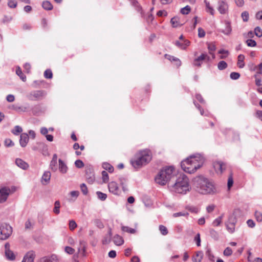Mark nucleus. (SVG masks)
<instances>
[{
  "label": "nucleus",
  "mask_w": 262,
  "mask_h": 262,
  "mask_svg": "<svg viewBox=\"0 0 262 262\" xmlns=\"http://www.w3.org/2000/svg\"><path fill=\"white\" fill-rule=\"evenodd\" d=\"M192 185L195 190L201 194H213L216 191L213 183L202 175L198 176L193 179Z\"/></svg>",
  "instance_id": "obj_1"
},
{
  "label": "nucleus",
  "mask_w": 262,
  "mask_h": 262,
  "mask_svg": "<svg viewBox=\"0 0 262 262\" xmlns=\"http://www.w3.org/2000/svg\"><path fill=\"white\" fill-rule=\"evenodd\" d=\"M204 162V157L200 154L191 155L182 161L181 166L186 172L193 173L201 167Z\"/></svg>",
  "instance_id": "obj_2"
},
{
  "label": "nucleus",
  "mask_w": 262,
  "mask_h": 262,
  "mask_svg": "<svg viewBox=\"0 0 262 262\" xmlns=\"http://www.w3.org/2000/svg\"><path fill=\"white\" fill-rule=\"evenodd\" d=\"M151 158L150 150H142L136 154L134 158L130 160V164L135 168H140L148 163Z\"/></svg>",
  "instance_id": "obj_3"
},
{
  "label": "nucleus",
  "mask_w": 262,
  "mask_h": 262,
  "mask_svg": "<svg viewBox=\"0 0 262 262\" xmlns=\"http://www.w3.org/2000/svg\"><path fill=\"white\" fill-rule=\"evenodd\" d=\"M174 168L172 166L166 167L161 169L155 178V182L160 185H165L168 183L170 185V180L174 177Z\"/></svg>",
  "instance_id": "obj_4"
},
{
  "label": "nucleus",
  "mask_w": 262,
  "mask_h": 262,
  "mask_svg": "<svg viewBox=\"0 0 262 262\" xmlns=\"http://www.w3.org/2000/svg\"><path fill=\"white\" fill-rule=\"evenodd\" d=\"M172 190L178 193L185 194L190 190L189 179L185 174H180L174 184L170 185Z\"/></svg>",
  "instance_id": "obj_5"
},
{
  "label": "nucleus",
  "mask_w": 262,
  "mask_h": 262,
  "mask_svg": "<svg viewBox=\"0 0 262 262\" xmlns=\"http://www.w3.org/2000/svg\"><path fill=\"white\" fill-rule=\"evenodd\" d=\"M12 232V227L8 224L4 223L0 225V239L8 238Z\"/></svg>",
  "instance_id": "obj_6"
},
{
  "label": "nucleus",
  "mask_w": 262,
  "mask_h": 262,
  "mask_svg": "<svg viewBox=\"0 0 262 262\" xmlns=\"http://www.w3.org/2000/svg\"><path fill=\"white\" fill-rule=\"evenodd\" d=\"M47 95L44 90H36L31 92L28 95L29 99L32 101H38L43 99Z\"/></svg>",
  "instance_id": "obj_7"
},
{
  "label": "nucleus",
  "mask_w": 262,
  "mask_h": 262,
  "mask_svg": "<svg viewBox=\"0 0 262 262\" xmlns=\"http://www.w3.org/2000/svg\"><path fill=\"white\" fill-rule=\"evenodd\" d=\"M217 10L221 14H226L228 12L229 5L225 1H219Z\"/></svg>",
  "instance_id": "obj_8"
},
{
  "label": "nucleus",
  "mask_w": 262,
  "mask_h": 262,
  "mask_svg": "<svg viewBox=\"0 0 262 262\" xmlns=\"http://www.w3.org/2000/svg\"><path fill=\"white\" fill-rule=\"evenodd\" d=\"M205 59L207 61H209L210 58L207 54L202 53L200 56L194 59L192 64L194 66L200 67L202 64L203 61Z\"/></svg>",
  "instance_id": "obj_9"
},
{
  "label": "nucleus",
  "mask_w": 262,
  "mask_h": 262,
  "mask_svg": "<svg viewBox=\"0 0 262 262\" xmlns=\"http://www.w3.org/2000/svg\"><path fill=\"white\" fill-rule=\"evenodd\" d=\"M40 262H61V258L56 254L45 256L40 259Z\"/></svg>",
  "instance_id": "obj_10"
},
{
  "label": "nucleus",
  "mask_w": 262,
  "mask_h": 262,
  "mask_svg": "<svg viewBox=\"0 0 262 262\" xmlns=\"http://www.w3.org/2000/svg\"><path fill=\"white\" fill-rule=\"evenodd\" d=\"M108 190L110 192L115 195H119L120 191L116 182L112 181L108 184Z\"/></svg>",
  "instance_id": "obj_11"
},
{
  "label": "nucleus",
  "mask_w": 262,
  "mask_h": 262,
  "mask_svg": "<svg viewBox=\"0 0 262 262\" xmlns=\"http://www.w3.org/2000/svg\"><path fill=\"white\" fill-rule=\"evenodd\" d=\"M10 189L6 187L0 189V203L5 202L9 194Z\"/></svg>",
  "instance_id": "obj_12"
},
{
  "label": "nucleus",
  "mask_w": 262,
  "mask_h": 262,
  "mask_svg": "<svg viewBox=\"0 0 262 262\" xmlns=\"http://www.w3.org/2000/svg\"><path fill=\"white\" fill-rule=\"evenodd\" d=\"M85 177L88 182L92 183L95 180V176L93 169L91 167H87L85 169Z\"/></svg>",
  "instance_id": "obj_13"
},
{
  "label": "nucleus",
  "mask_w": 262,
  "mask_h": 262,
  "mask_svg": "<svg viewBox=\"0 0 262 262\" xmlns=\"http://www.w3.org/2000/svg\"><path fill=\"white\" fill-rule=\"evenodd\" d=\"M5 255L8 259L14 260L15 256L12 251L10 250V245L9 243L5 244Z\"/></svg>",
  "instance_id": "obj_14"
},
{
  "label": "nucleus",
  "mask_w": 262,
  "mask_h": 262,
  "mask_svg": "<svg viewBox=\"0 0 262 262\" xmlns=\"http://www.w3.org/2000/svg\"><path fill=\"white\" fill-rule=\"evenodd\" d=\"M35 254L34 251H30L25 255L22 262H34Z\"/></svg>",
  "instance_id": "obj_15"
},
{
  "label": "nucleus",
  "mask_w": 262,
  "mask_h": 262,
  "mask_svg": "<svg viewBox=\"0 0 262 262\" xmlns=\"http://www.w3.org/2000/svg\"><path fill=\"white\" fill-rule=\"evenodd\" d=\"M29 141L28 135L26 133H23L20 135L19 143L21 147H26Z\"/></svg>",
  "instance_id": "obj_16"
},
{
  "label": "nucleus",
  "mask_w": 262,
  "mask_h": 262,
  "mask_svg": "<svg viewBox=\"0 0 262 262\" xmlns=\"http://www.w3.org/2000/svg\"><path fill=\"white\" fill-rule=\"evenodd\" d=\"M170 23L173 28H177L182 26L184 23H181L180 18L178 16H174L172 17L170 20Z\"/></svg>",
  "instance_id": "obj_17"
},
{
  "label": "nucleus",
  "mask_w": 262,
  "mask_h": 262,
  "mask_svg": "<svg viewBox=\"0 0 262 262\" xmlns=\"http://www.w3.org/2000/svg\"><path fill=\"white\" fill-rule=\"evenodd\" d=\"M15 163L17 166L24 170L27 169L29 167L28 163L21 159H16Z\"/></svg>",
  "instance_id": "obj_18"
},
{
  "label": "nucleus",
  "mask_w": 262,
  "mask_h": 262,
  "mask_svg": "<svg viewBox=\"0 0 262 262\" xmlns=\"http://www.w3.org/2000/svg\"><path fill=\"white\" fill-rule=\"evenodd\" d=\"M175 45L181 49L185 50L187 47L190 45V41L188 40H184L183 41H176Z\"/></svg>",
  "instance_id": "obj_19"
},
{
  "label": "nucleus",
  "mask_w": 262,
  "mask_h": 262,
  "mask_svg": "<svg viewBox=\"0 0 262 262\" xmlns=\"http://www.w3.org/2000/svg\"><path fill=\"white\" fill-rule=\"evenodd\" d=\"M59 170L61 173H66L68 171V166L66 163L61 160L59 159Z\"/></svg>",
  "instance_id": "obj_20"
},
{
  "label": "nucleus",
  "mask_w": 262,
  "mask_h": 262,
  "mask_svg": "<svg viewBox=\"0 0 262 262\" xmlns=\"http://www.w3.org/2000/svg\"><path fill=\"white\" fill-rule=\"evenodd\" d=\"M51 173L49 171H45L42 176L41 180L43 184H47L49 183L51 179Z\"/></svg>",
  "instance_id": "obj_21"
},
{
  "label": "nucleus",
  "mask_w": 262,
  "mask_h": 262,
  "mask_svg": "<svg viewBox=\"0 0 262 262\" xmlns=\"http://www.w3.org/2000/svg\"><path fill=\"white\" fill-rule=\"evenodd\" d=\"M225 29L221 30L220 31L226 35H229L231 33L232 31L230 23L229 21H225Z\"/></svg>",
  "instance_id": "obj_22"
},
{
  "label": "nucleus",
  "mask_w": 262,
  "mask_h": 262,
  "mask_svg": "<svg viewBox=\"0 0 262 262\" xmlns=\"http://www.w3.org/2000/svg\"><path fill=\"white\" fill-rule=\"evenodd\" d=\"M113 241L114 243L117 246H121L124 243L122 237L118 234H116L113 237Z\"/></svg>",
  "instance_id": "obj_23"
},
{
  "label": "nucleus",
  "mask_w": 262,
  "mask_h": 262,
  "mask_svg": "<svg viewBox=\"0 0 262 262\" xmlns=\"http://www.w3.org/2000/svg\"><path fill=\"white\" fill-rule=\"evenodd\" d=\"M165 57L171 61H174L176 62L175 64L177 67H179L181 64V62L180 60L177 58H176V57L172 56H171V55H168V54H165Z\"/></svg>",
  "instance_id": "obj_24"
},
{
  "label": "nucleus",
  "mask_w": 262,
  "mask_h": 262,
  "mask_svg": "<svg viewBox=\"0 0 262 262\" xmlns=\"http://www.w3.org/2000/svg\"><path fill=\"white\" fill-rule=\"evenodd\" d=\"M10 109L17 112H25L27 111V107L25 106H19L17 105H12L9 107Z\"/></svg>",
  "instance_id": "obj_25"
},
{
  "label": "nucleus",
  "mask_w": 262,
  "mask_h": 262,
  "mask_svg": "<svg viewBox=\"0 0 262 262\" xmlns=\"http://www.w3.org/2000/svg\"><path fill=\"white\" fill-rule=\"evenodd\" d=\"M238 61L237 63V66L239 68H243L245 66L244 59L245 56L243 54H240L238 56Z\"/></svg>",
  "instance_id": "obj_26"
},
{
  "label": "nucleus",
  "mask_w": 262,
  "mask_h": 262,
  "mask_svg": "<svg viewBox=\"0 0 262 262\" xmlns=\"http://www.w3.org/2000/svg\"><path fill=\"white\" fill-rule=\"evenodd\" d=\"M207 48L210 54L212 55L213 58H215V55L213 53L216 49V47L213 43H207Z\"/></svg>",
  "instance_id": "obj_27"
},
{
  "label": "nucleus",
  "mask_w": 262,
  "mask_h": 262,
  "mask_svg": "<svg viewBox=\"0 0 262 262\" xmlns=\"http://www.w3.org/2000/svg\"><path fill=\"white\" fill-rule=\"evenodd\" d=\"M204 3L206 6V11L209 13L211 15H214V10L213 8L210 6L209 2H207L206 0H204Z\"/></svg>",
  "instance_id": "obj_28"
},
{
  "label": "nucleus",
  "mask_w": 262,
  "mask_h": 262,
  "mask_svg": "<svg viewBox=\"0 0 262 262\" xmlns=\"http://www.w3.org/2000/svg\"><path fill=\"white\" fill-rule=\"evenodd\" d=\"M203 256L202 251L197 252L195 256L192 258L193 262H201Z\"/></svg>",
  "instance_id": "obj_29"
},
{
  "label": "nucleus",
  "mask_w": 262,
  "mask_h": 262,
  "mask_svg": "<svg viewBox=\"0 0 262 262\" xmlns=\"http://www.w3.org/2000/svg\"><path fill=\"white\" fill-rule=\"evenodd\" d=\"M214 167L218 168L221 172H222L225 169V164L222 161H218L214 164Z\"/></svg>",
  "instance_id": "obj_30"
},
{
  "label": "nucleus",
  "mask_w": 262,
  "mask_h": 262,
  "mask_svg": "<svg viewBox=\"0 0 262 262\" xmlns=\"http://www.w3.org/2000/svg\"><path fill=\"white\" fill-rule=\"evenodd\" d=\"M60 203L59 201H56L54 203V207L53 208V212L56 214L60 213Z\"/></svg>",
  "instance_id": "obj_31"
},
{
  "label": "nucleus",
  "mask_w": 262,
  "mask_h": 262,
  "mask_svg": "<svg viewBox=\"0 0 262 262\" xmlns=\"http://www.w3.org/2000/svg\"><path fill=\"white\" fill-rule=\"evenodd\" d=\"M16 73L23 81H26V76L23 74L20 67H18L16 68Z\"/></svg>",
  "instance_id": "obj_32"
},
{
  "label": "nucleus",
  "mask_w": 262,
  "mask_h": 262,
  "mask_svg": "<svg viewBox=\"0 0 262 262\" xmlns=\"http://www.w3.org/2000/svg\"><path fill=\"white\" fill-rule=\"evenodd\" d=\"M42 6L46 10H51L53 9V6L49 1H44L42 2Z\"/></svg>",
  "instance_id": "obj_33"
},
{
  "label": "nucleus",
  "mask_w": 262,
  "mask_h": 262,
  "mask_svg": "<svg viewBox=\"0 0 262 262\" xmlns=\"http://www.w3.org/2000/svg\"><path fill=\"white\" fill-rule=\"evenodd\" d=\"M102 167L106 170H107L109 172H113L114 171V167L110 164L108 163H103L102 164Z\"/></svg>",
  "instance_id": "obj_34"
},
{
  "label": "nucleus",
  "mask_w": 262,
  "mask_h": 262,
  "mask_svg": "<svg viewBox=\"0 0 262 262\" xmlns=\"http://www.w3.org/2000/svg\"><path fill=\"white\" fill-rule=\"evenodd\" d=\"M96 193L97 194L98 198L102 201L105 200L107 198L106 194L103 193L101 191H98L96 192Z\"/></svg>",
  "instance_id": "obj_35"
},
{
  "label": "nucleus",
  "mask_w": 262,
  "mask_h": 262,
  "mask_svg": "<svg viewBox=\"0 0 262 262\" xmlns=\"http://www.w3.org/2000/svg\"><path fill=\"white\" fill-rule=\"evenodd\" d=\"M122 230L124 232H126L131 234H134L136 232V230L135 229L131 228L127 226H122Z\"/></svg>",
  "instance_id": "obj_36"
},
{
  "label": "nucleus",
  "mask_w": 262,
  "mask_h": 262,
  "mask_svg": "<svg viewBox=\"0 0 262 262\" xmlns=\"http://www.w3.org/2000/svg\"><path fill=\"white\" fill-rule=\"evenodd\" d=\"M23 132L22 128L18 125L15 126L12 130V133L15 135H18Z\"/></svg>",
  "instance_id": "obj_37"
},
{
  "label": "nucleus",
  "mask_w": 262,
  "mask_h": 262,
  "mask_svg": "<svg viewBox=\"0 0 262 262\" xmlns=\"http://www.w3.org/2000/svg\"><path fill=\"white\" fill-rule=\"evenodd\" d=\"M227 67V63L225 61H221L217 64V68L220 70H223Z\"/></svg>",
  "instance_id": "obj_38"
},
{
  "label": "nucleus",
  "mask_w": 262,
  "mask_h": 262,
  "mask_svg": "<svg viewBox=\"0 0 262 262\" xmlns=\"http://www.w3.org/2000/svg\"><path fill=\"white\" fill-rule=\"evenodd\" d=\"M50 168L53 172H55L57 170V162L56 161H51L50 163Z\"/></svg>",
  "instance_id": "obj_39"
},
{
  "label": "nucleus",
  "mask_w": 262,
  "mask_h": 262,
  "mask_svg": "<svg viewBox=\"0 0 262 262\" xmlns=\"http://www.w3.org/2000/svg\"><path fill=\"white\" fill-rule=\"evenodd\" d=\"M191 11V8L189 6L187 5L185 7L182 8L180 10V12L182 14H188Z\"/></svg>",
  "instance_id": "obj_40"
},
{
  "label": "nucleus",
  "mask_w": 262,
  "mask_h": 262,
  "mask_svg": "<svg viewBox=\"0 0 262 262\" xmlns=\"http://www.w3.org/2000/svg\"><path fill=\"white\" fill-rule=\"evenodd\" d=\"M219 54H222L220 56L221 59H225L226 58L227 55L229 54V52L227 50L221 49L218 52Z\"/></svg>",
  "instance_id": "obj_41"
},
{
  "label": "nucleus",
  "mask_w": 262,
  "mask_h": 262,
  "mask_svg": "<svg viewBox=\"0 0 262 262\" xmlns=\"http://www.w3.org/2000/svg\"><path fill=\"white\" fill-rule=\"evenodd\" d=\"M44 76L47 79H51L53 77V74L51 70L47 69L44 72Z\"/></svg>",
  "instance_id": "obj_42"
},
{
  "label": "nucleus",
  "mask_w": 262,
  "mask_h": 262,
  "mask_svg": "<svg viewBox=\"0 0 262 262\" xmlns=\"http://www.w3.org/2000/svg\"><path fill=\"white\" fill-rule=\"evenodd\" d=\"M159 230L161 233L163 235H166L168 234V230L167 228L163 225L159 226Z\"/></svg>",
  "instance_id": "obj_43"
},
{
  "label": "nucleus",
  "mask_w": 262,
  "mask_h": 262,
  "mask_svg": "<svg viewBox=\"0 0 262 262\" xmlns=\"http://www.w3.org/2000/svg\"><path fill=\"white\" fill-rule=\"evenodd\" d=\"M223 216V215L222 214V215L220 216L219 217L215 219L214 220V221L213 222V223H212L213 225L214 226H219L222 222Z\"/></svg>",
  "instance_id": "obj_44"
},
{
  "label": "nucleus",
  "mask_w": 262,
  "mask_h": 262,
  "mask_svg": "<svg viewBox=\"0 0 262 262\" xmlns=\"http://www.w3.org/2000/svg\"><path fill=\"white\" fill-rule=\"evenodd\" d=\"M206 254L207 256L208 259L210 261H211L212 262L214 261V256L211 253L210 249H208L207 250L206 252Z\"/></svg>",
  "instance_id": "obj_45"
},
{
  "label": "nucleus",
  "mask_w": 262,
  "mask_h": 262,
  "mask_svg": "<svg viewBox=\"0 0 262 262\" xmlns=\"http://www.w3.org/2000/svg\"><path fill=\"white\" fill-rule=\"evenodd\" d=\"M255 216L257 222H260L262 221V212L256 211L255 212Z\"/></svg>",
  "instance_id": "obj_46"
},
{
  "label": "nucleus",
  "mask_w": 262,
  "mask_h": 262,
  "mask_svg": "<svg viewBox=\"0 0 262 262\" xmlns=\"http://www.w3.org/2000/svg\"><path fill=\"white\" fill-rule=\"evenodd\" d=\"M230 77L233 80H237L240 77V74L237 72H231L230 74Z\"/></svg>",
  "instance_id": "obj_47"
},
{
  "label": "nucleus",
  "mask_w": 262,
  "mask_h": 262,
  "mask_svg": "<svg viewBox=\"0 0 262 262\" xmlns=\"http://www.w3.org/2000/svg\"><path fill=\"white\" fill-rule=\"evenodd\" d=\"M102 176L103 182L104 183L107 182L108 181V179H109L108 174L107 172L105 170L102 171Z\"/></svg>",
  "instance_id": "obj_48"
},
{
  "label": "nucleus",
  "mask_w": 262,
  "mask_h": 262,
  "mask_svg": "<svg viewBox=\"0 0 262 262\" xmlns=\"http://www.w3.org/2000/svg\"><path fill=\"white\" fill-rule=\"evenodd\" d=\"M254 33L255 35L258 37L262 36V30L259 27H256L255 28Z\"/></svg>",
  "instance_id": "obj_49"
},
{
  "label": "nucleus",
  "mask_w": 262,
  "mask_h": 262,
  "mask_svg": "<svg viewBox=\"0 0 262 262\" xmlns=\"http://www.w3.org/2000/svg\"><path fill=\"white\" fill-rule=\"evenodd\" d=\"M227 229L230 233H233L235 230V225L231 224H226Z\"/></svg>",
  "instance_id": "obj_50"
},
{
  "label": "nucleus",
  "mask_w": 262,
  "mask_h": 262,
  "mask_svg": "<svg viewBox=\"0 0 262 262\" xmlns=\"http://www.w3.org/2000/svg\"><path fill=\"white\" fill-rule=\"evenodd\" d=\"M241 17L244 21H248L249 19V13L247 11H244L242 13Z\"/></svg>",
  "instance_id": "obj_51"
},
{
  "label": "nucleus",
  "mask_w": 262,
  "mask_h": 262,
  "mask_svg": "<svg viewBox=\"0 0 262 262\" xmlns=\"http://www.w3.org/2000/svg\"><path fill=\"white\" fill-rule=\"evenodd\" d=\"M75 165L77 168H81L84 167V164L81 160H77L75 162Z\"/></svg>",
  "instance_id": "obj_52"
},
{
  "label": "nucleus",
  "mask_w": 262,
  "mask_h": 262,
  "mask_svg": "<svg viewBox=\"0 0 262 262\" xmlns=\"http://www.w3.org/2000/svg\"><path fill=\"white\" fill-rule=\"evenodd\" d=\"M210 234L211 236L215 239H217L218 238V233L213 229H211L209 231Z\"/></svg>",
  "instance_id": "obj_53"
},
{
  "label": "nucleus",
  "mask_w": 262,
  "mask_h": 262,
  "mask_svg": "<svg viewBox=\"0 0 262 262\" xmlns=\"http://www.w3.org/2000/svg\"><path fill=\"white\" fill-rule=\"evenodd\" d=\"M236 222V218L235 217V216H234V215H232L229 217L228 221L226 224H231L233 225H235Z\"/></svg>",
  "instance_id": "obj_54"
},
{
  "label": "nucleus",
  "mask_w": 262,
  "mask_h": 262,
  "mask_svg": "<svg viewBox=\"0 0 262 262\" xmlns=\"http://www.w3.org/2000/svg\"><path fill=\"white\" fill-rule=\"evenodd\" d=\"M193 103L195 105V107L198 110H199L201 115H202V116H207L208 115L207 114V113H205L204 110L201 108V107L200 105H199L198 103H196L195 102V101H193Z\"/></svg>",
  "instance_id": "obj_55"
},
{
  "label": "nucleus",
  "mask_w": 262,
  "mask_h": 262,
  "mask_svg": "<svg viewBox=\"0 0 262 262\" xmlns=\"http://www.w3.org/2000/svg\"><path fill=\"white\" fill-rule=\"evenodd\" d=\"M77 227V224L74 220L69 221V228L71 230H74Z\"/></svg>",
  "instance_id": "obj_56"
},
{
  "label": "nucleus",
  "mask_w": 262,
  "mask_h": 262,
  "mask_svg": "<svg viewBox=\"0 0 262 262\" xmlns=\"http://www.w3.org/2000/svg\"><path fill=\"white\" fill-rule=\"evenodd\" d=\"M80 189L84 195H86L88 193V190L86 186L84 183H82L80 185Z\"/></svg>",
  "instance_id": "obj_57"
},
{
  "label": "nucleus",
  "mask_w": 262,
  "mask_h": 262,
  "mask_svg": "<svg viewBox=\"0 0 262 262\" xmlns=\"http://www.w3.org/2000/svg\"><path fill=\"white\" fill-rule=\"evenodd\" d=\"M8 6L10 8H14L17 6V2L14 0H9L8 2Z\"/></svg>",
  "instance_id": "obj_58"
},
{
  "label": "nucleus",
  "mask_w": 262,
  "mask_h": 262,
  "mask_svg": "<svg viewBox=\"0 0 262 262\" xmlns=\"http://www.w3.org/2000/svg\"><path fill=\"white\" fill-rule=\"evenodd\" d=\"M64 251L69 254H73L75 252V250L73 248L66 246L64 248Z\"/></svg>",
  "instance_id": "obj_59"
},
{
  "label": "nucleus",
  "mask_w": 262,
  "mask_h": 262,
  "mask_svg": "<svg viewBox=\"0 0 262 262\" xmlns=\"http://www.w3.org/2000/svg\"><path fill=\"white\" fill-rule=\"evenodd\" d=\"M4 143L6 147H11L14 145L13 142L10 139H5Z\"/></svg>",
  "instance_id": "obj_60"
},
{
  "label": "nucleus",
  "mask_w": 262,
  "mask_h": 262,
  "mask_svg": "<svg viewBox=\"0 0 262 262\" xmlns=\"http://www.w3.org/2000/svg\"><path fill=\"white\" fill-rule=\"evenodd\" d=\"M246 42H247V46L249 47H254L256 46V41L251 39H249L247 40Z\"/></svg>",
  "instance_id": "obj_61"
},
{
  "label": "nucleus",
  "mask_w": 262,
  "mask_h": 262,
  "mask_svg": "<svg viewBox=\"0 0 262 262\" xmlns=\"http://www.w3.org/2000/svg\"><path fill=\"white\" fill-rule=\"evenodd\" d=\"M224 255L226 256H230L232 253V250L230 247H227L224 251Z\"/></svg>",
  "instance_id": "obj_62"
},
{
  "label": "nucleus",
  "mask_w": 262,
  "mask_h": 262,
  "mask_svg": "<svg viewBox=\"0 0 262 262\" xmlns=\"http://www.w3.org/2000/svg\"><path fill=\"white\" fill-rule=\"evenodd\" d=\"M188 215V213L184 212H179L174 213L173 214V216L174 217L181 216H187Z\"/></svg>",
  "instance_id": "obj_63"
},
{
  "label": "nucleus",
  "mask_w": 262,
  "mask_h": 262,
  "mask_svg": "<svg viewBox=\"0 0 262 262\" xmlns=\"http://www.w3.org/2000/svg\"><path fill=\"white\" fill-rule=\"evenodd\" d=\"M205 35V32L202 28L198 29V36L200 38L204 37Z\"/></svg>",
  "instance_id": "obj_64"
}]
</instances>
